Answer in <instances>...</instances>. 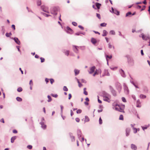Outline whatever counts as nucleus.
<instances>
[{
  "mask_svg": "<svg viewBox=\"0 0 150 150\" xmlns=\"http://www.w3.org/2000/svg\"><path fill=\"white\" fill-rule=\"evenodd\" d=\"M113 106L114 107L115 110L119 112L125 113L124 109L122 108L119 105L116 103H114L113 105Z\"/></svg>",
  "mask_w": 150,
  "mask_h": 150,
  "instance_id": "f257e3e1",
  "label": "nucleus"
},
{
  "mask_svg": "<svg viewBox=\"0 0 150 150\" xmlns=\"http://www.w3.org/2000/svg\"><path fill=\"white\" fill-rule=\"evenodd\" d=\"M111 98L110 96L108 94H106L104 95L103 96V100L106 101L108 102L109 103L110 102Z\"/></svg>",
  "mask_w": 150,
  "mask_h": 150,
  "instance_id": "f03ea898",
  "label": "nucleus"
},
{
  "mask_svg": "<svg viewBox=\"0 0 150 150\" xmlns=\"http://www.w3.org/2000/svg\"><path fill=\"white\" fill-rule=\"evenodd\" d=\"M41 8L44 11L47 13H49L48 8L47 7L45 6H41Z\"/></svg>",
  "mask_w": 150,
  "mask_h": 150,
  "instance_id": "7ed1b4c3",
  "label": "nucleus"
},
{
  "mask_svg": "<svg viewBox=\"0 0 150 150\" xmlns=\"http://www.w3.org/2000/svg\"><path fill=\"white\" fill-rule=\"evenodd\" d=\"M143 40H146L149 39V37L146 35H144V34L142 33L141 34V36Z\"/></svg>",
  "mask_w": 150,
  "mask_h": 150,
  "instance_id": "20e7f679",
  "label": "nucleus"
},
{
  "mask_svg": "<svg viewBox=\"0 0 150 150\" xmlns=\"http://www.w3.org/2000/svg\"><path fill=\"white\" fill-rule=\"evenodd\" d=\"M96 67L93 66L91 67L90 69V71H89V73L90 74H92L95 71Z\"/></svg>",
  "mask_w": 150,
  "mask_h": 150,
  "instance_id": "39448f33",
  "label": "nucleus"
},
{
  "mask_svg": "<svg viewBox=\"0 0 150 150\" xmlns=\"http://www.w3.org/2000/svg\"><path fill=\"white\" fill-rule=\"evenodd\" d=\"M91 41L93 45H95L98 42V41L96 39L93 38H91Z\"/></svg>",
  "mask_w": 150,
  "mask_h": 150,
  "instance_id": "423d86ee",
  "label": "nucleus"
},
{
  "mask_svg": "<svg viewBox=\"0 0 150 150\" xmlns=\"http://www.w3.org/2000/svg\"><path fill=\"white\" fill-rule=\"evenodd\" d=\"M112 10L113 13H114L115 14L117 15H118L119 14V12L117 11V10L114 9L112 8Z\"/></svg>",
  "mask_w": 150,
  "mask_h": 150,
  "instance_id": "0eeeda50",
  "label": "nucleus"
},
{
  "mask_svg": "<svg viewBox=\"0 0 150 150\" xmlns=\"http://www.w3.org/2000/svg\"><path fill=\"white\" fill-rule=\"evenodd\" d=\"M130 131V129L127 128L126 129V136H128L129 135Z\"/></svg>",
  "mask_w": 150,
  "mask_h": 150,
  "instance_id": "6e6552de",
  "label": "nucleus"
},
{
  "mask_svg": "<svg viewBox=\"0 0 150 150\" xmlns=\"http://www.w3.org/2000/svg\"><path fill=\"white\" fill-rule=\"evenodd\" d=\"M14 40L19 45L20 44V42L17 38H14Z\"/></svg>",
  "mask_w": 150,
  "mask_h": 150,
  "instance_id": "1a4fd4ad",
  "label": "nucleus"
},
{
  "mask_svg": "<svg viewBox=\"0 0 150 150\" xmlns=\"http://www.w3.org/2000/svg\"><path fill=\"white\" fill-rule=\"evenodd\" d=\"M124 89L126 92V93L127 94H128L129 93V91L128 88L125 86H124Z\"/></svg>",
  "mask_w": 150,
  "mask_h": 150,
  "instance_id": "9d476101",
  "label": "nucleus"
},
{
  "mask_svg": "<svg viewBox=\"0 0 150 150\" xmlns=\"http://www.w3.org/2000/svg\"><path fill=\"white\" fill-rule=\"evenodd\" d=\"M131 148L133 149L136 150L137 149V146L134 144H132L131 145Z\"/></svg>",
  "mask_w": 150,
  "mask_h": 150,
  "instance_id": "9b49d317",
  "label": "nucleus"
},
{
  "mask_svg": "<svg viewBox=\"0 0 150 150\" xmlns=\"http://www.w3.org/2000/svg\"><path fill=\"white\" fill-rule=\"evenodd\" d=\"M107 34L108 32L107 31L105 30H104L103 31V34H102V36H106L107 35Z\"/></svg>",
  "mask_w": 150,
  "mask_h": 150,
  "instance_id": "f8f14e48",
  "label": "nucleus"
},
{
  "mask_svg": "<svg viewBox=\"0 0 150 150\" xmlns=\"http://www.w3.org/2000/svg\"><path fill=\"white\" fill-rule=\"evenodd\" d=\"M77 47L76 46H73V50L74 51L76 52L78 51Z\"/></svg>",
  "mask_w": 150,
  "mask_h": 150,
  "instance_id": "ddd939ff",
  "label": "nucleus"
},
{
  "mask_svg": "<svg viewBox=\"0 0 150 150\" xmlns=\"http://www.w3.org/2000/svg\"><path fill=\"white\" fill-rule=\"evenodd\" d=\"M16 138V136H14L12 137L11 139V142L12 143H13L14 141L15 140Z\"/></svg>",
  "mask_w": 150,
  "mask_h": 150,
  "instance_id": "4468645a",
  "label": "nucleus"
},
{
  "mask_svg": "<svg viewBox=\"0 0 150 150\" xmlns=\"http://www.w3.org/2000/svg\"><path fill=\"white\" fill-rule=\"evenodd\" d=\"M101 6V4H99L98 3H96V7L98 9H99L100 8V7Z\"/></svg>",
  "mask_w": 150,
  "mask_h": 150,
  "instance_id": "2eb2a0df",
  "label": "nucleus"
},
{
  "mask_svg": "<svg viewBox=\"0 0 150 150\" xmlns=\"http://www.w3.org/2000/svg\"><path fill=\"white\" fill-rule=\"evenodd\" d=\"M86 88H83V93L86 95H87L88 94L87 92L86 91Z\"/></svg>",
  "mask_w": 150,
  "mask_h": 150,
  "instance_id": "dca6fc26",
  "label": "nucleus"
},
{
  "mask_svg": "<svg viewBox=\"0 0 150 150\" xmlns=\"http://www.w3.org/2000/svg\"><path fill=\"white\" fill-rule=\"evenodd\" d=\"M140 98L142 99H144L146 98V96L145 95L141 94L140 95Z\"/></svg>",
  "mask_w": 150,
  "mask_h": 150,
  "instance_id": "f3484780",
  "label": "nucleus"
},
{
  "mask_svg": "<svg viewBox=\"0 0 150 150\" xmlns=\"http://www.w3.org/2000/svg\"><path fill=\"white\" fill-rule=\"evenodd\" d=\"M74 72L75 73V75H76L78 74L79 72V70L77 69H75L74 70Z\"/></svg>",
  "mask_w": 150,
  "mask_h": 150,
  "instance_id": "a211bd4d",
  "label": "nucleus"
},
{
  "mask_svg": "<svg viewBox=\"0 0 150 150\" xmlns=\"http://www.w3.org/2000/svg\"><path fill=\"white\" fill-rule=\"evenodd\" d=\"M47 98L48 99V102H50L52 100V98L50 96L48 95L47 96Z\"/></svg>",
  "mask_w": 150,
  "mask_h": 150,
  "instance_id": "6ab92c4d",
  "label": "nucleus"
},
{
  "mask_svg": "<svg viewBox=\"0 0 150 150\" xmlns=\"http://www.w3.org/2000/svg\"><path fill=\"white\" fill-rule=\"evenodd\" d=\"M85 122H88V121H89V119L87 116H85Z\"/></svg>",
  "mask_w": 150,
  "mask_h": 150,
  "instance_id": "aec40b11",
  "label": "nucleus"
},
{
  "mask_svg": "<svg viewBox=\"0 0 150 150\" xmlns=\"http://www.w3.org/2000/svg\"><path fill=\"white\" fill-rule=\"evenodd\" d=\"M16 99L17 101L20 102L22 100V99L21 98L18 97L16 98Z\"/></svg>",
  "mask_w": 150,
  "mask_h": 150,
  "instance_id": "412c9836",
  "label": "nucleus"
},
{
  "mask_svg": "<svg viewBox=\"0 0 150 150\" xmlns=\"http://www.w3.org/2000/svg\"><path fill=\"white\" fill-rule=\"evenodd\" d=\"M41 124L42 125V128H43V129H45L46 128V125H45L43 123H41Z\"/></svg>",
  "mask_w": 150,
  "mask_h": 150,
  "instance_id": "4be33fe9",
  "label": "nucleus"
},
{
  "mask_svg": "<svg viewBox=\"0 0 150 150\" xmlns=\"http://www.w3.org/2000/svg\"><path fill=\"white\" fill-rule=\"evenodd\" d=\"M119 119L120 120H124L123 116L122 115H120V116Z\"/></svg>",
  "mask_w": 150,
  "mask_h": 150,
  "instance_id": "5701e85b",
  "label": "nucleus"
},
{
  "mask_svg": "<svg viewBox=\"0 0 150 150\" xmlns=\"http://www.w3.org/2000/svg\"><path fill=\"white\" fill-rule=\"evenodd\" d=\"M106 25L107 24L105 23H102L100 24V25L102 27H105Z\"/></svg>",
  "mask_w": 150,
  "mask_h": 150,
  "instance_id": "b1692460",
  "label": "nucleus"
},
{
  "mask_svg": "<svg viewBox=\"0 0 150 150\" xmlns=\"http://www.w3.org/2000/svg\"><path fill=\"white\" fill-rule=\"evenodd\" d=\"M149 125H147L146 126H142V129L143 130H144L145 129H146L147 128L149 127Z\"/></svg>",
  "mask_w": 150,
  "mask_h": 150,
  "instance_id": "393cba45",
  "label": "nucleus"
},
{
  "mask_svg": "<svg viewBox=\"0 0 150 150\" xmlns=\"http://www.w3.org/2000/svg\"><path fill=\"white\" fill-rule=\"evenodd\" d=\"M51 96H52L54 97V98H57L58 96V95L57 94H51Z\"/></svg>",
  "mask_w": 150,
  "mask_h": 150,
  "instance_id": "a878e982",
  "label": "nucleus"
},
{
  "mask_svg": "<svg viewBox=\"0 0 150 150\" xmlns=\"http://www.w3.org/2000/svg\"><path fill=\"white\" fill-rule=\"evenodd\" d=\"M71 140L72 141H74L75 140V137L74 136H71Z\"/></svg>",
  "mask_w": 150,
  "mask_h": 150,
  "instance_id": "bb28decb",
  "label": "nucleus"
},
{
  "mask_svg": "<svg viewBox=\"0 0 150 150\" xmlns=\"http://www.w3.org/2000/svg\"><path fill=\"white\" fill-rule=\"evenodd\" d=\"M112 56L111 55L108 56V55H106V59L107 61L108 60V58H109V59H110L112 58Z\"/></svg>",
  "mask_w": 150,
  "mask_h": 150,
  "instance_id": "cd10ccee",
  "label": "nucleus"
},
{
  "mask_svg": "<svg viewBox=\"0 0 150 150\" xmlns=\"http://www.w3.org/2000/svg\"><path fill=\"white\" fill-rule=\"evenodd\" d=\"M137 107H141V105L140 104V103H139V102L137 101Z\"/></svg>",
  "mask_w": 150,
  "mask_h": 150,
  "instance_id": "c85d7f7f",
  "label": "nucleus"
},
{
  "mask_svg": "<svg viewBox=\"0 0 150 150\" xmlns=\"http://www.w3.org/2000/svg\"><path fill=\"white\" fill-rule=\"evenodd\" d=\"M121 71L122 72H121V74L122 75V76L123 77H124L125 76V75L124 74V71L122 70V69H121Z\"/></svg>",
  "mask_w": 150,
  "mask_h": 150,
  "instance_id": "c756f323",
  "label": "nucleus"
},
{
  "mask_svg": "<svg viewBox=\"0 0 150 150\" xmlns=\"http://www.w3.org/2000/svg\"><path fill=\"white\" fill-rule=\"evenodd\" d=\"M22 88L21 87H19L17 89V91L19 92L22 91Z\"/></svg>",
  "mask_w": 150,
  "mask_h": 150,
  "instance_id": "7c9ffc66",
  "label": "nucleus"
},
{
  "mask_svg": "<svg viewBox=\"0 0 150 150\" xmlns=\"http://www.w3.org/2000/svg\"><path fill=\"white\" fill-rule=\"evenodd\" d=\"M63 89L64 91H67L68 90V89L67 88L66 86H64L63 87Z\"/></svg>",
  "mask_w": 150,
  "mask_h": 150,
  "instance_id": "2f4dec72",
  "label": "nucleus"
},
{
  "mask_svg": "<svg viewBox=\"0 0 150 150\" xmlns=\"http://www.w3.org/2000/svg\"><path fill=\"white\" fill-rule=\"evenodd\" d=\"M82 110L81 109H78L76 111V112L78 114H79L81 112Z\"/></svg>",
  "mask_w": 150,
  "mask_h": 150,
  "instance_id": "473e14b6",
  "label": "nucleus"
},
{
  "mask_svg": "<svg viewBox=\"0 0 150 150\" xmlns=\"http://www.w3.org/2000/svg\"><path fill=\"white\" fill-rule=\"evenodd\" d=\"M69 50H67L65 52V54L67 56L69 55Z\"/></svg>",
  "mask_w": 150,
  "mask_h": 150,
  "instance_id": "72a5a7b5",
  "label": "nucleus"
},
{
  "mask_svg": "<svg viewBox=\"0 0 150 150\" xmlns=\"http://www.w3.org/2000/svg\"><path fill=\"white\" fill-rule=\"evenodd\" d=\"M110 33L112 35H115V32L113 30H111L110 31Z\"/></svg>",
  "mask_w": 150,
  "mask_h": 150,
  "instance_id": "f704fd0d",
  "label": "nucleus"
},
{
  "mask_svg": "<svg viewBox=\"0 0 150 150\" xmlns=\"http://www.w3.org/2000/svg\"><path fill=\"white\" fill-rule=\"evenodd\" d=\"M11 35V33H7L6 34V35L7 37H9Z\"/></svg>",
  "mask_w": 150,
  "mask_h": 150,
  "instance_id": "c9c22d12",
  "label": "nucleus"
},
{
  "mask_svg": "<svg viewBox=\"0 0 150 150\" xmlns=\"http://www.w3.org/2000/svg\"><path fill=\"white\" fill-rule=\"evenodd\" d=\"M37 5L38 6H40L41 4V2L40 0H38L37 2Z\"/></svg>",
  "mask_w": 150,
  "mask_h": 150,
  "instance_id": "e433bc0d",
  "label": "nucleus"
},
{
  "mask_svg": "<svg viewBox=\"0 0 150 150\" xmlns=\"http://www.w3.org/2000/svg\"><path fill=\"white\" fill-rule=\"evenodd\" d=\"M102 120L101 118L100 117L99 119V123L100 124H101L102 123Z\"/></svg>",
  "mask_w": 150,
  "mask_h": 150,
  "instance_id": "4c0bfd02",
  "label": "nucleus"
},
{
  "mask_svg": "<svg viewBox=\"0 0 150 150\" xmlns=\"http://www.w3.org/2000/svg\"><path fill=\"white\" fill-rule=\"evenodd\" d=\"M40 59L41 60V62H43L45 61V59L42 57L40 58Z\"/></svg>",
  "mask_w": 150,
  "mask_h": 150,
  "instance_id": "58836bf2",
  "label": "nucleus"
},
{
  "mask_svg": "<svg viewBox=\"0 0 150 150\" xmlns=\"http://www.w3.org/2000/svg\"><path fill=\"white\" fill-rule=\"evenodd\" d=\"M27 147L29 149H31L32 148V146L31 145H28L27 146Z\"/></svg>",
  "mask_w": 150,
  "mask_h": 150,
  "instance_id": "ea45409f",
  "label": "nucleus"
},
{
  "mask_svg": "<svg viewBox=\"0 0 150 150\" xmlns=\"http://www.w3.org/2000/svg\"><path fill=\"white\" fill-rule=\"evenodd\" d=\"M98 73L97 72V70H96L95 71L94 74H93V76H95L96 75L98 74Z\"/></svg>",
  "mask_w": 150,
  "mask_h": 150,
  "instance_id": "a19ab883",
  "label": "nucleus"
},
{
  "mask_svg": "<svg viewBox=\"0 0 150 150\" xmlns=\"http://www.w3.org/2000/svg\"><path fill=\"white\" fill-rule=\"evenodd\" d=\"M50 83L51 84H52L53 82H54V80L53 79H50Z\"/></svg>",
  "mask_w": 150,
  "mask_h": 150,
  "instance_id": "79ce46f5",
  "label": "nucleus"
},
{
  "mask_svg": "<svg viewBox=\"0 0 150 150\" xmlns=\"http://www.w3.org/2000/svg\"><path fill=\"white\" fill-rule=\"evenodd\" d=\"M131 14V13L130 12H128L127 13L126 15V16L127 17L129 16V15Z\"/></svg>",
  "mask_w": 150,
  "mask_h": 150,
  "instance_id": "37998d69",
  "label": "nucleus"
},
{
  "mask_svg": "<svg viewBox=\"0 0 150 150\" xmlns=\"http://www.w3.org/2000/svg\"><path fill=\"white\" fill-rule=\"evenodd\" d=\"M75 120L76 122H79L80 121V119L79 118L77 117L75 118Z\"/></svg>",
  "mask_w": 150,
  "mask_h": 150,
  "instance_id": "c03bdc74",
  "label": "nucleus"
},
{
  "mask_svg": "<svg viewBox=\"0 0 150 150\" xmlns=\"http://www.w3.org/2000/svg\"><path fill=\"white\" fill-rule=\"evenodd\" d=\"M96 16H97V17L99 19H100V14H98V13H96Z\"/></svg>",
  "mask_w": 150,
  "mask_h": 150,
  "instance_id": "a18cd8bd",
  "label": "nucleus"
},
{
  "mask_svg": "<svg viewBox=\"0 0 150 150\" xmlns=\"http://www.w3.org/2000/svg\"><path fill=\"white\" fill-rule=\"evenodd\" d=\"M72 24L74 26H76L77 25V23L75 22H73L72 23Z\"/></svg>",
  "mask_w": 150,
  "mask_h": 150,
  "instance_id": "49530a36",
  "label": "nucleus"
},
{
  "mask_svg": "<svg viewBox=\"0 0 150 150\" xmlns=\"http://www.w3.org/2000/svg\"><path fill=\"white\" fill-rule=\"evenodd\" d=\"M78 27L81 29L82 30H83L84 29V28L81 25H79L78 26Z\"/></svg>",
  "mask_w": 150,
  "mask_h": 150,
  "instance_id": "de8ad7c7",
  "label": "nucleus"
},
{
  "mask_svg": "<svg viewBox=\"0 0 150 150\" xmlns=\"http://www.w3.org/2000/svg\"><path fill=\"white\" fill-rule=\"evenodd\" d=\"M122 99L123 102H126V100L125 98L122 97Z\"/></svg>",
  "mask_w": 150,
  "mask_h": 150,
  "instance_id": "09e8293b",
  "label": "nucleus"
},
{
  "mask_svg": "<svg viewBox=\"0 0 150 150\" xmlns=\"http://www.w3.org/2000/svg\"><path fill=\"white\" fill-rule=\"evenodd\" d=\"M133 129H134V133H136L137 132V129H136V128H134Z\"/></svg>",
  "mask_w": 150,
  "mask_h": 150,
  "instance_id": "8fccbe9b",
  "label": "nucleus"
},
{
  "mask_svg": "<svg viewBox=\"0 0 150 150\" xmlns=\"http://www.w3.org/2000/svg\"><path fill=\"white\" fill-rule=\"evenodd\" d=\"M109 48H111L112 47V45L110 43H109L108 44Z\"/></svg>",
  "mask_w": 150,
  "mask_h": 150,
  "instance_id": "3c124183",
  "label": "nucleus"
},
{
  "mask_svg": "<svg viewBox=\"0 0 150 150\" xmlns=\"http://www.w3.org/2000/svg\"><path fill=\"white\" fill-rule=\"evenodd\" d=\"M45 80L46 83H47L49 82V79L47 78H46Z\"/></svg>",
  "mask_w": 150,
  "mask_h": 150,
  "instance_id": "603ef678",
  "label": "nucleus"
},
{
  "mask_svg": "<svg viewBox=\"0 0 150 150\" xmlns=\"http://www.w3.org/2000/svg\"><path fill=\"white\" fill-rule=\"evenodd\" d=\"M29 84L30 86H32L33 85V82L32 80L30 81Z\"/></svg>",
  "mask_w": 150,
  "mask_h": 150,
  "instance_id": "864d4df0",
  "label": "nucleus"
},
{
  "mask_svg": "<svg viewBox=\"0 0 150 150\" xmlns=\"http://www.w3.org/2000/svg\"><path fill=\"white\" fill-rule=\"evenodd\" d=\"M12 28L14 29V30H15V26L14 25H12Z\"/></svg>",
  "mask_w": 150,
  "mask_h": 150,
  "instance_id": "5fc2aeb1",
  "label": "nucleus"
},
{
  "mask_svg": "<svg viewBox=\"0 0 150 150\" xmlns=\"http://www.w3.org/2000/svg\"><path fill=\"white\" fill-rule=\"evenodd\" d=\"M67 30H70V31H72V30L69 27H68L67 28Z\"/></svg>",
  "mask_w": 150,
  "mask_h": 150,
  "instance_id": "6e6d98bb",
  "label": "nucleus"
},
{
  "mask_svg": "<svg viewBox=\"0 0 150 150\" xmlns=\"http://www.w3.org/2000/svg\"><path fill=\"white\" fill-rule=\"evenodd\" d=\"M0 122H2L3 123H4V119L3 118H2L1 119Z\"/></svg>",
  "mask_w": 150,
  "mask_h": 150,
  "instance_id": "4d7b16f0",
  "label": "nucleus"
},
{
  "mask_svg": "<svg viewBox=\"0 0 150 150\" xmlns=\"http://www.w3.org/2000/svg\"><path fill=\"white\" fill-rule=\"evenodd\" d=\"M71 97V94H69V99H70Z\"/></svg>",
  "mask_w": 150,
  "mask_h": 150,
  "instance_id": "13d9d810",
  "label": "nucleus"
},
{
  "mask_svg": "<svg viewBox=\"0 0 150 150\" xmlns=\"http://www.w3.org/2000/svg\"><path fill=\"white\" fill-rule=\"evenodd\" d=\"M78 83H79V87H81L82 86V84L79 81H78Z\"/></svg>",
  "mask_w": 150,
  "mask_h": 150,
  "instance_id": "bf43d9fd",
  "label": "nucleus"
},
{
  "mask_svg": "<svg viewBox=\"0 0 150 150\" xmlns=\"http://www.w3.org/2000/svg\"><path fill=\"white\" fill-rule=\"evenodd\" d=\"M13 132L14 133H17V131L16 130H13Z\"/></svg>",
  "mask_w": 150,
  "mask_h": 150,
  "instance_id": "052dcab7",
  "label": "nucleus"
},
{
  "mask_svg": "<svg viewBox=\"0 0 150 150\" xmlns=\"http://www.w3.org/2000/svg\"><path fill=\"white\" fill-rule=\"evenodd\" d=\"M70 112H71V115L72 116L73 115L74 113H73V112L71 110Z\"/></svg>",
  "mask_w": 150,
  "mask_h": 150,
  "instance_id": "680f3d73",
  "label": "nucleus"
},
{
  "mask_svg": "<svg viewBox=\"0 0 150 150\" xmlns=\"http://www.w3.org/2000/svg\"><path fill=\"white\" fill-rule=\"evenodd\" d=\"M16 47L17 48L18 50V51L20 52L21 51H20V48H19V46H16Z\"/></svg>",
  "mask_w": 150,
  "mask_h": 150,
  "instance_id": "e2e57ef3",
  "label": "nucleus"
},
{
  "mask_svg": "<svg viewBox=\"0 0 150 150\" xmlns=\"http://www.w3.org/2000/svg\"><path fill=\"white\" fill-rule=\"evenodd\" d=\"M93 32L96 33V34H98V35H100V33L98 32H97V31H94Z\"/></svg>",
  "mask_w": 150,
  "mask_h": 150,
  "instance_id": "0e129e2a",
  "label": "nucleus"
},
{
  "mask_svg": "<svg viewBox=\"0 0 150 150\" xmlns=\"http://www.w3.org/2000/svg\"><path fill=\"white\" fill-rule=\"evenodd\" d=\"M35 58H39V56L37 54H36L35 55Z\"/></svg>",
  "mask_w": 150,
  "mask_h": 150,
  "instance_id": "69168bd1",
  "label": "nucleus"
},
{
  "mask_svg": "<svg viewBox=\"0 0 150 150\" xmlns=\"http://www.w3.org/2000/svg\"><path fill=\"white\" fill-rule=\"evenodd\" d=\"M105 39L106 40V41L107 42H109L108 38H107V37H105Z\"/></svg>",
  "mask_w": 150,
  "mask_h": 150,
  "instance_id": "338daca9",
  "label": "nucleus"
},
{
  "mask_svg": "<svg viewBox=\"0 0 150 150\" xmlns=\"http://www.w3.org/2000/svg\"><path fill=\"white\" fill-rule=\"evenodd\" d=\"M60 107H61V111H62V110L63 109V108H64V107L62 105H61Z\"/></svg>",
  "mask_w": 150,
  "mask_h": 150,
  "instance_id": "774afa93",
  "label": "nucleus"
}]
</instances>
